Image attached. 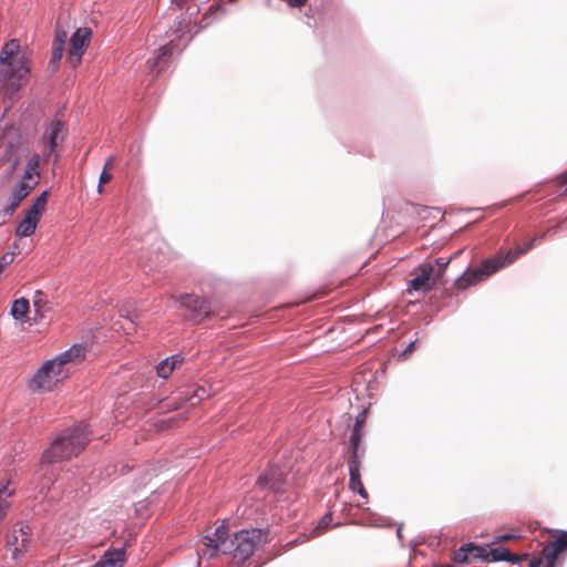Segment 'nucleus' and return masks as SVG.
<instances>
[{
  "instance_id": "nucleus-1",
  "label": "nucleus",
  "mask_w": 567,
  "mask_h": 567,
  "mask_svg": "<svg viewBox=\"0 0 567 567\" xmlns=\"http://www.w3.org/2000/svg\"><path fill=\"white\" fill-rule=\"evenodd\" d=\"M0 90L12 99L27 81L30 66L18 39L7 41L0 50Z\"/></svg>"
},
{
  "instance_id": "nucleus-2",
  "label": "nucleus",
  "mask_w": 567,
  "mask_h": 567,
  "mask_svg": "<svg viewBox=\"0 0 567 567\" xmlns=\"http://www.w3.org/2000/svg\"><path fill=\"white\" fill-rule=\"evenodd\" d=\"M90 442L89 426L79 423L64 430L42 454V462L58 463L78 456Z\"/></svg>"
},
{
  "instance_id": "nucleus-3",
  "label": "nucleus",
  "mask_w": 567,
  "mask_h": 567,
  "mask_svg": "<svg viewBox=\"0 0 567 567\" xmlns=\"http://www.w3.org/2000/svg\"><path fill=\"white\" fill-rule=\"evenodd\" d=\"M504 267L505 266L497 254L493 258L484 259L481 267L467 268L462 275L455 278L453 285L460 290H466L471 286L476 285Z\"/></svg>"
},
{
  "instance_id": "nucleus-4",
  "label": "nucleus",
  "mask_w": 567,
  "mask_h": 567,
  "mask_svg": "<svg viewBox=\"0 0 567 567\" xmlns=\"http://www.w3.org/2000/svg\"><path fill=\"white\" fill-rule=\"evenodd\" d=\"M175 302L179 309L184 310V319L193 323H200L212 315L210 301L195 293H182Z\"/></svg>"
},
{
  "instance_id": "nucleus-5",
  "label": "nucleus",
  "mask_w": 567,
  "mask_h": 567,
  "mask_svg": "<svg viewBox=\"0 0 567 567\" xmlns=\"http://www.w3.org/2000/svg\"><path fill=\"white\" fill-rule=\"evenodd\" d=\"M268 529L265 528H251V529H241L235 535V548L236 556L239 558L240 563L248 560L255 550L264 543H266V535Z\"/></svg>"
},
{
  "instance_id": "nucleus-6",
  "label": "nucleus",
  "mask_w": 567,
  "mask_h": 567,
  "mask_svg": "<svg viewBox=\"0 0 567 567\" xmlns=\"http://www.w3.org/2000/svg\"><path fill=\"white\" fill-rule=\"evenodd\" d=\"M61 380V369L55 360L49 359L35 371L31 379L30 388L34 391H50L55 382Z\"/></svg>"
},
{
  "instance_id": "nucleus-7",
  "label": "nucleus",
  "mask_w": 567,
  "mask_h": 567,
  "mask_svg": "<svg viewBox=\"0 0 567 567\" xmlns=\"http://www.w3.org/2000/svg\"><path fill=\"white\" fill-rule=\"evenodd\" d=\"M92 30L89 27L78 28L70 37V49L66 59L72 66L80 64L83 54L90 45Z\"/></svg>"
},
{
  "instance_id": "nucleus-8",
  "label": "nucleus",
  "mask_w": 567,
  "mask_h": 567,
  "mask_svg": "<svg viewBox=\"0 0 567 567\" xmlns=\"http://www.w3.org/2000/svg\"><path fill=\"white\" fill-rule=\"evenodd\" d=\"M209 394L207 390L203 386L196 388H185L181 390L177 395L167 400L166 403L163 404V409H172L177 410L184 404H187L190 408H195L204 399L208 398Z\"/></svg>"
},
{
  "instance_id": "nucleus-9",
  "label": "nucleus",
  "mask_w": 567,
  "mask_h": 567,
  "mask_svg": "<svg viewBox=\"0 0 567 567\" xmlns=\"http://www.w3.org/2000/svg\"><path fill=\"white\" fill-rule=\"evenodd\" d=\"M419 274L408 281V292L413 291L423 295L430 292L437 284L434 278V265L432 262H422L417 266Z\"/></svg>"
},
{
  "instance_id": "nucleus-10",
  "label": "nucleus",
  "mask_w": 567,
  "mask_h": 567,
  "mask_svg": "<svg viewBox=\"0 0 567 567\" xmlns=\"http://www.w3.org/2000/svg\"><path fill=\"white\" fill-rule=\"evenodd\" d=\"M65 134L63 133V123L61 120L54 117L44 128L40 142L45 146L43 156L49 158L60 144L64 141Z\"/></svg>"
},
{
  "instance_id": "nucleus-11",
  "label": "nucleus",
  "mask_w": 567,
  "mask_h": 567,
  "mask_svg": "<svg viewBox=\"0 0 567 567\" xmlns=\"http://www.w3.org/2000/svg\"><path fill=\"white\" fill-rule=\"evenodd\" d=\"M177 48V44L172 39L166 44L161 45L154 52V55L148 58L146 61V66L150 71L161 72L168 68L173 50Z\"/></svg>"
},
{
  "instance_id": "nucleus-12",
  "label": "nucleus",
  "mask_w": 567,
  "mask_h": 567,
  "mask_svg": "<svg viewBox=\"0 0 567 567\" xmlns=\"http://www.w3.org/2000/svg\"><path fill=\"white\" fill-rule=\"evenodd\" d=\"M257 484L261 488L279 492L285 484V474L278 465H270L266 472L258 477Z\"/></svg>"
},
{
  "instance_id": "nucleus-13",
  "label": "nucleus",
  "mask_w": 567,
  "mask_h": 567,
  "mask_svg": "<svg viewBox=\"0 0 567 567\" xmlns=\"http://www.w3.org/2000/svg\"><path fill=\"white\" fill-rule=\"evenodd\" d=\"M205 539V546L212 548V551L208 554L209 557L217 556L220 550L225 555H234V557L237 558L236 549H233L235 548V535H233L231 538L210 537L207 535Z\"/></svg>"
},
{
  "instance_id": "nucleus-14",
  "label": "nucleus",
  "mask_w": 567,
  "mask_h": 567,
  "mask_svg": "<svg viewBox=\"0 0 567 567\" xmlns=\"http://www.w3.org/2000/svg\"><path fill=\"white\" fill-rule=\"evenodd\" d=\"M229 3L227 0H216L214 3H212L205 13L202 16V19L199 21V27L202 29L207 28L215 20L220 19L221 17L226 16L228 13L227 9L225 8V4Z\"/></svg>"
},
{
  "instance_id": "nucleus-15",
  "label": "nucleus",
  "mask_w": 567,
  "mask_h": 567,
  "mask_svg": "<svg viewBox=\"0 0 567 567\" xmlns=\"http://www.w3.org/2000/svg\"><path fill=\"white\" fill-rule=\"evenodd\" d=\"M538 243V237H533L527 244L517 246L516 248L509 249L507 251L498 252L499 258L502 259L504 266H509L514 264L522 255L532 250Z\"/></svg>"
},
{
  "instance_id": "nucleus-16",
  "label": "nucleus",
  "mask_w": 567,
  "mask_h": 567,
  "mask_svg": "<svg viewBox=\"0 0 567 567\" xmlns=\"http://www.w3.org/2000/svg\"><path fill=\"white\" fill-rule=\"evenodd\" d=\"M567 550V543L558 535L556 538L542 549V555L546 559V563L555 565L558 560V556Z\"/></svg>"
},
{
  "instance_id": "nucleus-17",
  "label": "nucleus",
  "mask_w": 567,
  "mask_h": 567,
  "mask_svg": "<svg viewBox=\"0 0 567 567\" xmlns=\"http://www.w3.org/2000/svg\"><path fill=\"white\" fill-rule=\"evenodd\" d=\"M66 32L63 29L56 28L54 32V50L50 59L49 65L54 71L61 61L64 44L66 41Z\"/></svg>"
},
{
  "instance_id": "nucleus-18",
  "label": "nucleus",
  "mask_w": 567,
  "mask_h": 567,
  "mask_svg": "<svg viewBox=\"0 0 567 567\" xmlns=\"http://www.w3.org/2000/svg\"><path fill=\"white\" fill-rule=\"evenodd\" d=\"M84 355V348L80 344H73L69 349L64 350L63 352L54 357L53 360H55V363L61 369L62 365H64L65 363H69L78 358H83Z\"/></svg>"
},
{
  "instance_id": "nucleus-19",
  "label": "nucleus",
  "mask_w": 567,
  "mask_h": 567,
  "mask_svg": "<svg viewBox=\"0 0 567 567\" xmlns=\"http://www.w3.org/2000/svg\"><path fill=\"white\" fill-rule=\"evenodd\" d=\"M124 555V547H120L113 551L107 549L97 563L102 564L103 567H122Z\"/></svg>"
},
{
  "instance_id": "nucleus-20",
  "label": "nucleus",
  "mask_w": 567,
  "mask_h": 567,
  "mask_svg": "<svg viewBox=\"0 0 567 567\" xmlns=\"http://www.w3.org/2000/svg\"><path fill=\"white\" fill-rule=\"evenodd\" d=\"M29 310V300L24 297H21L12 302L10 313L16 321L25 322L28 320Z\"/></svg>"
},
{
  "instance_id": "nucleus-21",
  "label": "nucleus",
  "mask_w": 567,
  "mask_h": 567,
  "mask_svg": "<svg viewBox=\"0 0 567 567\" xmlns=\"http://www.w3.org/2000/svg\"><path fill=\"white\" fill-rule=\"evenodd\" d=\"M361 460H357V457H349L348 460V470H349V488L352 491L355 487L362 485L361 481Z\"/></svg>"
},
{
  "instance_id": "nucleus-22",
  "label": "nucleus",
  "mask_w": 567,
  "mask_h": 567,
  "mask_svg": "<svg viewBox=\"0 0 567 567\" xmlns=\"http://www.w3.org/2000/svg\"><path fill=\"white\" fill-rule=\"evenodd\" d=\"M452 258H443L437 257L434 259L437 268H434V278L437 285H444L446 281L444 280V275L446 272L447 266L451 264Z\"/></svg>"
},
{
  "instance_id": "nucleus-23",
  "label": "nucleus",
  "mask_w": 567,
  "mask_h": 567,
  "mask_svg": "<svg viewBox=\"0 0 567 567\" xmlns=\"http://www.w3.org/2000/svg\"><path fill=\"white\" fill-rule=\"evenodd\" d=\"M35 229L37 224L33 223L31 219L23 217L17 226L16 235L20 238L29 237L34 234Z\"/></svg>"
},
{
  "instance_id": "nucleus-24",
  "label": "nucleus",
  "mask_w": 567,
  "mask_h": 567,
  "mask_svg": "<svg viewBox=\"0 0 567 567\" xmlns=\"http://www.w3.org/2000/svg\"><path fill=\"white\" fill-rule=\"evenodd\" d=\"M35 187H37V183L29 185V184H27V182H18L16 184L11 195L22 202L31 194V192Z\"/></svg>"
},
{
  "instance_id": "nucleus-25",
  "label": "nucleus",
  "mask_w": 567,
  "mask_h": 567,
  "mask_svg": "<svg viewBox=\"0 0 567 567\" xmlns=\"http://www.w3.org/2000/svg\"><path fill=\"white\" fill-rule=\"evenodd\" d=\"M332 514L331 512H327L318 522L317 526L312 529L311 536H318L321 529H328L330 527H338L341 523L331 524Z\"/></svg>"
},
{
  "instance_id": "nucleus-26",
  "label": "nucleus",
  "mask_w": 567,
  "mask_h": 567,
  "mask_svg": "<svg viewBox=\"0 0 567 567\" xmlns=\"http://www.w3.org/2000/svg\"><path fill=\"white\" fill-rule=\"evenodd\" d=\"M4 156L10 161V165L7 168L8 173H14L20 164V156L14 151V146L12 144L6 147Z\"/></svg>"
},
{
  "instance_id": "nucleus-27",
  "label": "nucleus",
  "mask_w": 567,
  "mask_h": 567,
  "mask_svg": "<svg viewBox=\"0 0 567 567\" xmlns=\"http://www.w3.org/2000/svg\"><path fill=\"white\" fill-rule=\"evenodd\" d=\"M31 540L28 537H22L19 545H16L12 549L11 558L18 560L22 558L30 549Z\"/></svg>"
},
{
  "instance_id": "nucleus-28",
  "label": "nucleus",
  "mask_w": 567,
  "mask_h": 567,
  "mask_svg": "<svg viewBox=\"0 0 567 567\" xmlns=\"http://www.w3.org/2000/svg\"><path fill=\"white\" fill-rule=\"evenodd\" d=\"M360 444H361V433H358V431H352L350 435V449L351 454L349 457H357V460H361L363 452H360Z\"/></svg>"
},
{
  "instance_id": "nucleus-29",
  "label": "nucleus",
  "mask_w": 567,
  "mask_h": 567,
  "mask_svg": "<svg viewBox=\"0 0 567 567\" xmlns=\"http://www.w3.org/2000/svg\"><path fill=\"white\" fill-rule=\"evenodd\" d=\"M509 549L506 547H496L488 550L489 561L498 563V561H506L509 560Z\"/></svg>"
},
{
  "instance_id": "nucleus-30",
  "label": "nucleus",
  "mask_w": 567,
  "mask_h": 567,
  "mask_svg": "<svg viewBox=\"0 0 567 567\" xmlns=\"http://www.w3.org/2000/svg\"><path fill=\"white\" fill-rule=\"evenodd\" d=\"M49 196H50V189L42 190L40 193V195L32 200L30 207L43 213L47 202L49 199Z\"/></svg>"
},
{
  "instance_id": "nucleus-31",
  "label": "nucleus",
  "mask_w": 567,
  "mask_h": 567,
  "mask_svg": "<svg viewBox=\"0 0 567 567\" xmlns=\"http://www.w3.org/2000/svg\"><path fill=\"white\" fill-rule=\"evenodd\" d=\"M120 316L126 319L132 328L141 319V315L135 309H130L126 307L120 310Z\"/></svg>"
},
{
  "instance_id": "nucleus-32",
  "label": "nucleus",
  "mask_w": 567,
  "mask_h": 567,
  "mask_svg": "<svg viewBox=\"0 0 567 567\" xmlns=\"http://www.w3.org/2000/svg\"><path fill=\"white\" fill-rule=\"evenodd\" d=\"M174 368L166 361V358L163 359L157 365H156V373L161 379H167L171 373L173 372Z\"/></svg>"
},
{
  "instance_id": "nucleus-33",
  "label": "nucleus",
  "mask_w": 567,
  "mask_h": 567,
  "mask_svg": "<svg viewBox=\"0 0 567 567\" xmlns=\"http://www.w3.org/2000/svg\"><path fill=\"white\" fill-rule=\"evenodd\" d=\"M112 162H113V157H110L106 161V163L104 165V168H103V171L100 174L99 186H97V192L99 193H102V189H103L102 188V184H106V183H109L112 179V174H110L106 171V168L112 164Z\"/></svg>"
},
{
  "instance_id": "nucleus-34",
  "label": "nucleus",
  "mask_w": 567,
  "mask_h": 567,
  "mask_svg": "<svg viewBox=\"0 0 567 567\" xmlns=\"http://www.w3.org/2000/svg\"><path fill=\"white\" fill-rule=\"evenodd\" d=\"M492 544H487V545H477L476 544V549H475V554L474 556L472 557L473 560L477 559V560H481V561H489V556H488V550L487 549Z\"/></svg>"
},
{
  "instance_id": "nucleus-35",
  "label": "nucleus",
  "mask_w": 567,
  "mask_h": 567,
  "mask_svg": "<svg viewBox=\"0 0 567 567\" xmlns=\"http://www.w3.org/2000/svg\"><path fill=\"white\" fill-rule=\"evenodd\" d=\"M453 563L454 564H457V565H465V564H470L473 559L472 557H470L465 551L464 549H462L461 547L458 549H456L454 553H453V558H452Z\"/></svg>"
},
{
  "instance_id": "nucleus-36",
  "label": "nucleus",
  "mask_w": 567,
  "mask_h": 567,
  "mask_svg": "<svg viewBox=\"0 0 567 567\" xmlns=\"http://www.w3.org/2000/svg\"><path fill=\"white\" fill-rule=\"evenodd\" d=\"M19 182H27L29 185L37 183L38 185L40 182V172L29 171L25 168Z\"/></svg>"
},
{
  "instance_id": "nucleus-37",
  "label": "nucleus",
  "mask_w": 567,
  "mask_h": 567,
  "mask_svg": "<svg viewBox=\"0 0 567 567\" xmlns=\"http://www.w3.org/2000/svg\"><path fill=\"white\" fill-rule=\"evenodd\" d=\"M21 204V200L16 198L14 196H10L9 204L3 208L2 214L3 216H11L16 212V209Z\"/></svg>"
},
{
  "instance_id": "nucleus-38",
  "label": "nucleus",
  "mask_w": 567,
  "mask_h": 567,
  "mask_svg": "<svg viewBox=\"0 0 567 567\" xmlns=\"http://www.w3.org/2000/svg\"><path fill=\"white\" fill-rule=\"evenodd\" d=\"M558 187L563 188L560 195H567V168L553 181Z\"/></svg>"
},
{
  "instance_id": "nucleus-39",
  "label": "nucleus",
  "mask_w": 567,
  "mask_h": 567,
  "mask_svg": "<svg viewBox=\"0 0 567 567\" xmlns=\"http://www.w3.org/2000/svg\"><path fill=\"white\" fill-rule=\"evenodd\" d=\"M40 162H41V156L35 153V154L31 155V157L28 159L25 168L29 171L40 172L39 171Z\"/></svg>"
},
{
  "instance_id": "nucleus-40",
  "label": "nucleus",
  "mask_w": 567,
  "mask_h": 567,
  "mask_svg": "<svg viewBox=\"0 0 567 567\" xmlns=\"http://www.w3.org/2000/svg\"><path fill=\"white\" fill-rule=\"evenodd\" d=\"M365 419H367L365 413L364 412H360L355 416L352 431H358V433H361V431H362V429L364 426V423H365Z\"/></svg>"
},
{
  "instance_id": "nucleus-41",
  "label": "nucleus",
  "mask_w": 567,
  "mask_h": 567,
  "mask_svg": "<svg viewBox=\"0 0 567 567\" xmlns=\"http://www.w3.org/2000/svg\"><path fill=\"white\" fill-rule=\"evenodd\" d=\"M20 535L17 530H13L11 535L8 536L7 539V549L12 553V549L16 545H19L20 543Z\"/></svg>"
},
{
  "instance_id": "nucleus-42",
  "label": "nucleus",
  "mask_w": 567,
  "mask_h": 567,
  "mask_svg": "<svg viewBox=\"0 0 567 567\" xmlns=\"http://www.w3.org/2000/svg\"><path fill=\"white\" fill-rule=\"evenodd\" d=\"M42 216V213L37 210V209H33L31 207H29L28 209H25L24 212V217L31 219L33 223H35L38 225L40 218Z\"/></svg>"
},
{
  "instance_id": "nucleus-43",
  "label": "nucleus",
  "mask_w": 567,
  "mask_h": 567,
  "mask_svg": "<svg viewBox=\"0 0 567 567\" xmlns=\"http://www.w3.org/2000/svg\"><path fill=\"white\" fill-rule=\"evenodd\" d=\"M14 260V252L8 251L0 257V271L3 267L10 265Z\"/></svg>"
},
{
  "instance_id": "nucleus-44",
  "label": "nucleus",
  "mask_w": 567,
  "mask_h": 567,
  "mask_svg": "<svg viewBox=\"0 0 567 567\" xmlns=\"http://www.w3.org/2000/svg\"><path fill=\"white\" fill-rule=\"evenodd\" d=\"M518 537H519L518 535H513V534H509V533H505V534L495 536L494 540L491 544L493 545V544H496V543H503V542L516 539Z\"/></svg>"
},
{
  "instance_id": "nucleus-45",
  "label": "nucleus",
  "mask_w": 567,
  "mask_h": 567,
  "mask_svg": "<svg viewBox=\"0 0 567 567\" xmlns=\"http://www.w3.org/2000/svg\"><path fill=\"white\" fill-rule=\"evenodd\" d=\"M166 361H168V363L171 365H173V368L175 369L176 367H178L179 364L183 363L184 357L179 353H176V354L167 357Z\"/></svg>"
},
{
  "instance_id": "nucleus-46",
  "label": "nucleus",
  "mask_w": 567,
  "mask_h": 567,
  "mask_svg": "<svg viewBox=\"0 0 567 567\" xmlns=\"http://www.w3.org/2000/svg\"><path fill=\"white\" fill-rule=\"evenodd\" d=\"M509 560L508 563L513 564V565H516V564H519L522 560H525L528 558V554H513V553H509Z\"/></svg>"
},
{
  "instance_id": "nucleus-47",
  "label": "nucleus",
  "mask_w": 567,
  "mask_h": 567,
  "mask_svg": "<svg viewBox=\"0 0 567 567\" xmlns=\"http://www.w3.org/2000/svg\"><path fill=\"white\" fill-rule=\"evenodd\" d=\"M212 537H220V538L229 537V536H228V529H227V527H226L225 523H223L220 526H218V527L215 529V532H214V534H213V536H212Z\"/></svg>"
},
{
  "instance_id": "nucleus-48",
  "label": "nucleus",
  "mask_w": 567,
  "mask_h": 567,
  "mask_svg": "<svg viewBox=\"0 0 567 567\" xmlns=\"http://www.w3.org/2000/svg\"><path fill=\"white\" fill-rule=\"evenodd\" d=\"M558 231H559V228L554 226V227H549L546 231L537 235L536 237H538V241H540V240L545 239L548 236L556 235Z\"/></svg>"
},
{
  "instance_id": "nucleus-49",
  "label": "nucleus",
  "mask_w": 567,
  "mask_h": 567,
  "mask_svg": "<svg viewBox=\"0 0 567 567\" xmlns=\"http://www.w3.org/2000/svg\"><path fill=\"white\" fill-rule=\"evenodd\" d=\"M415 347H416V340H413L411 341L406 348L401 352L400 357L402 359H405L408 358L414 350H415Z\"/></svg>"
},
{
  "instance_id": "nucleus-50",
  "label": "nucleus",
  "mask_w": 567,
  "mask_h": 567,
  "mask_svg": "<svg viewBox=\"0 0 567 567\" xmlns=\"http://www.w3.org/2000/svg\"><path fill=\"white\" fill-rule=\"evenodd\" d=\"M462 549H464V551L470 556V557H473L474 554H475V549H476V544L473 543V542H470V543H466V544H463L461 546Z\"/></svg>"
},
{
  "instance_id": "nucleus-51",
  "label": "nucleus",
  "mask_w": 567,
  "mask_h": 567,
  "mask_svg": "<svg viewBox=\"0 0 567 567\" xmlns=\"http://www.w3.org/2000/svg\"><path fill=\"white\" fill-rule=\"evenodd\" d=\"M34 313L35 316L43 317V308L41 299L33 300Z\"/></svg>"
},
{
  "instance_id": "nucleus-52",
  "label": "nucleus",
  "mask_w": 567,
  "mask_h": 567,
  "mask_svg": "<svg viewBox=\"0 0 567 567\" xmlns=\"http://www.w3.org/2000/svg\"><path fill=\"white\" fill-rule=\"evenodd\" d=\"M544 560H546L543 555L540 554L539 556H536L534 557L527 567H542L543 564H544Z\"/></svg>"
},
{
  "instance_id": "nucleus-53",
  "label": "nucleus",
  "mask_w": 567,
  "mask_h": 567,
  "mask_svg": "<svg viewBox=\"0 0 567 567\" xmlns=\"http://www.w3.org/2000/svg\"><path fill=\"white\" fill-rule=\"evenodd\" d=\"M285 1L290 8H296V9L303 7L308 2V0H285Z\"/></svg>"
},
{
  "instance_id": "nucleus-54",
  "label": "nucleus",
  "mask_w": 567,
  "mask_h": 567,
  "mask_svg": "<svg viewBox=\"0 0 567 567\" xmlns=\"http://www.w3.org/2000/svg\"><path fill=\"white\" fill-rule=\"evenodd\" d=\"M353 493H358L362 498L368 499V492L365 491L363 484L352 489Z\"/></svg>"
},
{
  "instance_id": "nucleus-55",
  "label": "nucleus",
  "mask_w": 567,
  "mask_h": 567,
  "mask_svg": "<svg viewBox=\"0 0 567 567\" xmlns=\"http://www.w3.org/2000/svg\"><path fill=\"white\" fill-rule=\"evenodd\" d=\"M17 532H18V534H19L20 536H22V537H28V535H29V533H30V527H29L28 525H25V526H21V527L19 528V530H17Z\"/></svg>"
},
{
  "instance_id": "nucleus-56",
  "label": "nucleus",
  "mask_w": 567,
  "mask_h": 567,
  "mask_svg": "<svg viewBox=\"0 0 567 567\" xmlns=\"http://www.w3.org/2000/svg\"><path fill=\"white\" fill-rule=\"evenodd\" d=\"M557 535L560 536L567 543V530H559Z\"/></svg>"
},
{
  "instance_id": "nucleus-57",
  "label": "nucleus",
  "mask_w": 567,
  "mask_h": 567,
  "mask_svg": "<svg viewBox=\"0 0 567 567\" xmlns=\"http://www.w3.org/2000/svg\"><path fill=\"white\" fill-rule=\"evenodd\" d=\"M462 252H463V249H460V250L455 251L454 254H452L449 258H452V260H453L456 257H458Z\"/></svg>"
},
{
  "instance_id": "nucleus-58",
  "label": "nucleus",
  "mask_w": 567,
  "mask_h": 567,
  "mask_svg": "<svg viewBox=\"0 0 567 567\" xmlns=\"http://www.w3.org/2000/svg\"><path fill=\"white\" fill-rule=\"evenodd\" d=\"M396 536L400 540H402V526H399L396 529Z\"/></svg>"
},
{
  "instance_id": "nucleus-59",
  "label": "nucleus",
  "mask_w": 567,
  "mask_h": 567,
  "mask_svg": "<svg viewBox=\"0 0 567 567\" xmlns=\"http://www.w3.org/2000/svg\"><path fill=\"white\" fill-rule=\"evenodd\" d=\"M35 295H37V297H41V296H43V292H42V291H40V290H37V291H35Z\"/></svg>"
},
{
  "instance_id": "nucleus-60",
  "label": "nucleus",
  "mask_w": 567,
  "mask_h": 567,
  "mask_svg": "<svg viewBox=\"0 0 567 567\" xmlns=\"http://www.w3.org/2000/svg\"><path fill=\"white\" fill-rule=\"evenodd\" d=\"M92 567H103L102 564H99L97 561Z\"/></svg>"
},
{
  "instance_id": "nucleus-61",
  "label": "nucleus",
  "mask_w": 567,
  "mask_h": 567,
  "mask_svg": "<svg viewBox=\"0 0 567 567\" xmlns=\"http://www.w3.org/2000/svg\"><path fill=\"white\" fill-rule=\"evenodd\" d=\"M546 567H556L555 565H550V563H546Z\"/></svg>"
}]
</instances>
